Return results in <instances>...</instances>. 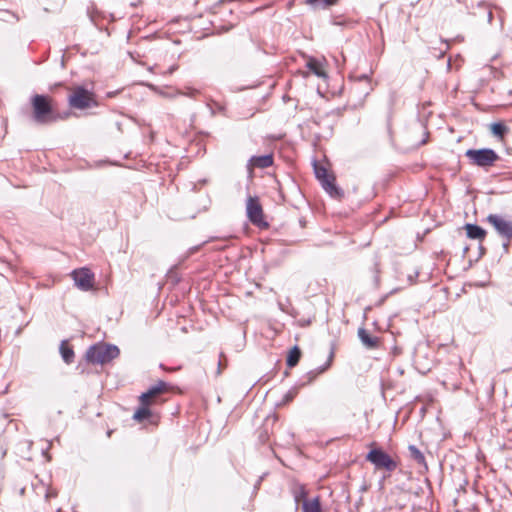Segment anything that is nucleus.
<instances>
[{"mask_svg":"<svg viewBox=\"0 0 512 512\" xmlns=\"http://www.w3.org/2000/svg\"><path fill=\"white\" fill-rule=\"evenodd\" d=\"M33 118L39 124H46L57 119L54 109V101L51 97L35 95L31 99Z\"/></svg>","mask_w":512,"mask_h":512,"instance_id":"obj_1","label":"nucleus"},{"mask_svg":"<svg viewBox=\"0 0 512 512\" xmlns=\"http://www.w3.org/2000/svg\"><path fill=\"white\" fill-rule=\"evenodd\" d=\"M167 383L159 381L155 386L151 387L147 392L142 393L139 397L141 406L135 411L134 420L141 422L151 416L150 406L156 403L157 397L166 392Z\"/></svg>","mask_w":512,"mask_h":512,"instance_id":"obj_2","label":"nucleus"},{"mask_svg":"<svg viewBox=\"0 0 512 512\" xmlns=\"http://www.w3.org/2000/svg\"><path fill=\"white\" fill-rule=\"evenodd\" d=\"M120 351L117 346L107 344H95L86 352V359L93 364H105L116 357Z\"/></svg>","mask_w":512,"mask_h":512,"instance_id":"obj_3","label":"nucleus"},{"mask_svg":"<svg viewBox=\"0 0 512 512\" xmlns=\"http://www.w3.org/2000/svg\"><path fill=\"white\" fill-rule=\"evenodd\" d=\"M68 104L70 107L80 110L98 105L94 93L82 86H76L71 89V94L68 97Z\"/></svg>","mask_w":512,"mask_h":512,"instance_id":"obj_4","label":"nucleus"},{"mask_svg":"<svg viewBox=\"0 0 512 512\" xmlns=\"http://www.w3.org/2000/svg\"><path fill=\"white\" fill-rule=\"evenodd\" d=\"M466 157L472 164L479 167H491L499 159L498 154L488 148L484 149H469L466 151Z\"/></svg>","mask_w":512,"mask_h":512,"instance_id":"obj_5","label":"nucleus"},{"mask_svg":"<svg viewBox=\"0 0 512 512\" xmlns=\"http://www.w3.org/2000/svg\"><path fill=\"white\" fill-rule=\"evenodd\" d=\"M366 460L372 463L376 469L391 472L397 468V462L380 448L371 449L366 455Z\"/></svg>","mask_w":512,"mask_h":512,"instance_id":"obj_6","label":"nucleus"},{"mask_svg":"<svg viewBox=\"0 0 512 512\" xmlns=\"http://www.w3.org/2000/svg\"><path fill=\"white\" fill-rule=\"evenodd\" d=\"M487 221L500 236L506 239H512V218L507 219L497 214H490L487 217Z\"/></svg>","mask_w":512,"mask_h":512,"instance_id":"obj_7","label":"nucleus"},{"mask_svg":"<svg viewBox=\"0 0 512 512\" xmlns=\"http://www.w3.org/2000/svg\"><path fill=\"white\" fill-rule=\"evenodd\" d=\"M247 216L249 220L257 226H266L263 218V210L257 198L249 197L246 204Z\"/></svg>","mask_w":512,"mask_h":512,"instance_id":"obj_8","label":"nucleus"},{"mask_svg":"<svg viewBox=\"0 0 512 512\" xmlns=\"http://www.w3.org/2000/svg\"><path fill=\"white\" fill-rule=\"evenodd\" d=\"M72 277L78 288L88 291L93 287L94 274L88 268L76 269L72 272Z\"/></svg>","mask_w":512,"mask_h":512,"instance_id":"obj_9","label":"nucleus"},{"mask_svg":"<svg viewBox=\"0 0 512 512\" xmlns=\"http://www.w3.org/2000/svg\"><path fill=\"white\" fill-rule=\"evenodd\" d=\"M301 498L304 499L302 502L303 512H322L319 497L306 499V491L303 487H301L300 491L295 495V501L299 503Z\"/></svg>","mask_w":512,"mask_h":512,"instance_id":"obj_10","label":"nucleus"},{"mask_svg":"<svg viewBox=\"0 0 512 512\" xmlns=\"http://www.w3.org/2000/svg\"><path fill=\"white\" fill-rule=\"evenodd\" d=\"M358 336L363 345L366 346L367 348L372 349L377 347L378 338L371 336L364 328H360L358 330Z\"/></svg>","mask_w":512,"mask_h":512,"instance_id":"obj_11","label":"nucleus"},{"mask_svg":"<svg viewBox=\"0 0 512 512\" xmlns=\"http://www.w3.org/2000/svg\"><path fill=\"white\" fill-rule=\"evenodd\" d=\"M250 164L258 168H267L273 164V157L270 154L262 156H253L250 159Z\"/></svg>","mask_w":512,"mask_h":512,"instance_id":"obj_12","label":"nucleus"},{"mask_svg":"<svg viewBox=\"0 0 512 512\" xmlns=\"http://www.w3.org/2000/svg\"><path fill=\"white\" fill-rule=\"evenodd\" d=\"M307 67L311 72H313L318 77H322V78L326 77L324 65L320 61H318L316 59H310L307 62Z\"/></svg>","mask_w":512,"mask_h":512,"instance_id":"obj_13","label":"nucleus"},{"mask_svg":"<svg viewBox=\"0 0 512 512\" xmlns=\"http://www.w3.org/2000/svg\"><path fill=\"white\" fill-rule=\"evenodd\" d=\"M321 183L325 191L328 192L331 196H338L340 194L339 190L335 186L334 178L330 175L323 177Z\"/></svg>","mask_w":512,"mask_h":512,"instance_id":"obj_14","label":"nucleus"},{"mask_svg":"<svg viewBox=\"0 0 512 512\" xmlns=\"http://www.w3.org/2000/svg\"><path fill=\"white\" fill-rule=\"evenodd\" d=\"M466 232L467 236L471 239H482L485 236V231L481 227L474 224H467Z\"/></svg>","mask_w":512,"mask_h":512,"instance_id":"obj_15","label":"nucleus"},{"mask_svg":"<svg viewBox=\"0 0 512 512\" xmlns=\"http://www.w3.org/2000/svg\"><path fill=\"white\" fill-rule=\"evenodd\" d=\"M60 353L63 358V360L70 364L73 362L74 359V351L71 347L68 346L66 341H63L60 345Z\"/></svg>","mask_w":512,"mask_h":512,"instance_id":"obj_16","label":"nucleus"},{"mask_svg":"<svg viewBox=\"0 0 512 512\" xmlns=\"http://www.w3.org/2000/svg\"><path fill=\"white\" fill-rule=\"evenodd\" d=\"M338 0H306V3L316 9H325L337 3Z\"/></svg>","mask_w":512,"mask_h":512,"instance_id":"obj_17","label":"nucleus"},{"mask_svg":"<svg viewBox=\"0 0 512 512\" xmlns=\"http://www.w3.org/2000/svg\"><path fill=\"white\" fill-rule=\"evenodd\" d=\"M300 356H301L300 349L297 346L293 347L289 352V355L287 358V365L289 367H294L298 363Z\"/></svg>","mask_w":512,"mask_h":512,"instance_id":"obj_18","label":"nucleus"},{"mask_svg":"<svg viewBox=\"0 0 512 512\" xmlns=\"http://www.w3.org/2000/svg\"><path fill=\"white\" fill-rule=\"evenodd\" d=\"M409 451L411 453V457L414 460H416L418 463L423 464L425 462V457L418 448L411 445V446H409Z\"/></svg>","mask_w":512,"mask_h":512,"instance_id":"obj_19","label":"nucleus"},{"mask_svg":"<svg viewBox=\"0 0 512 512\" xmlns=\"http://www.w3.org/2000/svg\"><path fill=\"white\" fill-rule=\"evenodd\" d=\"M491 131L495 136L503 137L507 132V127L502 123H494L491 126Z\"/></svg>","mask_w":512,"mask_h":512,"instance_id":"obj_20","label":"nucleus"},{"mask_svg":"<svg viewBox=\"0 0 512 512\" xmlns=\"http://www.w3.org/2000/svg\"><path fill=\"white\" fill-rule=\"evenodd\" d=\"M317 178L321 181L323 177L327 176V172L324 168L316 169Z\"/></svg>","mask_w":512,"mask_h":512,"instance_id":"obj_21","label":"nucleus"},{"mask_svg":"<svg viewBox=\"0 0 512 512\" xmlns=\"http://www.w3.org/2000/svg\"><path fill=\"white\" fill-rule=\"evenodd\" d=\"M177 94H182V95H186V96H189V97H195V95L198 94V91L197 90H190L187 93L178 92Z\"/></svg>","mask_w":512,"mask_h":512,"instance_id":"obj_22","label":"nucleus"},{"mask_svg":"<svg viewBox=\"0 0 512 512\" xmlns=\"http://www.w3.org/2000/svg\"><path fill=\"white\" fill-rule=\"evenodd\" d=\"M488 21L491 22L492 21V12H488Z\"/></svg>","mask_w":512,"mask_h":512,"instance_id":"obj_23","label":"nucleus"},{"mask_svg":"<svg viewBox=\"0 0 512 512\" xmlns=\"http://www.w3.org/2000/svg\"><path fill=\"white\" fill-rule=\"evenodd\" d=\"M286 398H287V400H290V399L293 398V395L289 393V394L286 395Z\"/></svg>","mask_w":512,"mask_h":512,"instance_id":"obj_24","label":"nucleus"},{"mask_svg":"<svg viewBox=\"0 0 512 512\" xmlns=\"http://www.w3.org/2000/svg\"><path fill=\"white\" fill-rule=\"evenodd\" d=\"M175 69H176L175 67H171V68L169 69V71H168V72H169V73H173V71H174Z\"/></svg>","mask_w":512,"mask_h":512,"instance_id":"obj_25","label":"nucleus"},{"mask_svg":"<svg viewBox=\"0 0 512 512\" xmlns=\"http://www.w3.org/2000/svg\"><path fill=\"white\" fill-rule=\"evenodd\" d=\"M149 87L153 90H156V88L153 85H149Z\"/></svg>","mask_w":512,"mask_h":512,"instance_id":"obj_26","label":"nucleus"}]
</instances>
